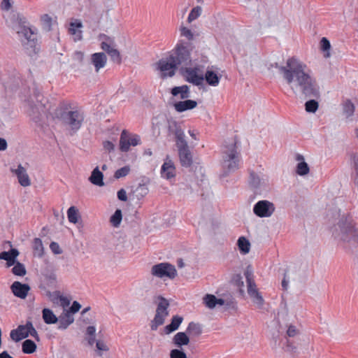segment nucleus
<instances>
[{"mask_svg":"<svg viewBox=\"0 0 358 358\" xmlns=\"http://www.w3.org/2000/svg\"><path fill=\"white\" fill-rule=\"evenodd\" d=\"M271 66L278 69L294 94H296L299 90L306 97L319 96L320 87L311 69L299 58L291 57L286 60L285 65L275 63Z\"/></svg>","mask_w":358,"mask_h":358,"instance_id":"1","label":"nucleus"},{"mask_svg":"<svg viewBox=\"0 0 358 358\" xmlns=\"http://www.w3.org/2000/svg\"><path fill=\"white\" fill-rule=\"evenodd\" d=\"M332 236L343 241H349L357 234V231L352 223L351 217L348 213H341L336 208L327 215Z\"/></svg>","mask_w":358,"mask_h":358,"instance_id":"2","label":"nucleus"},{"mask_svg":"<svg viewBox=\"0 0 358 358\" xmlns=\"http://www.w3.org/2000/svg\"><path fill=\"white\" fill-rule=\"evenodd\" d=\"M208 58L202 56L200 60L193 59L190 66L182 69V73L185 80L196 86H201L204 82L205 66L208 63Z\"/></svg>","mask_w":358,"mask_h":358,"instance_id":"3","label":"nucleus"},{"mask_svg":"<svg viewBox=\"0 0 358 358\" xmlns=\"http://www.w3.org/2000/svg\"><path fill=\"white\" fill-rule=\"evenodd\" d=\"M222 153V173L220 176L225 177L239 168L240 156L236 150L235 143H231L229 146L225 147Z\"/></svg>","mask_w":358,"mask_h":358,"instance_id":"4","label":"nucleus"},{"mask_svg":"<svg viewBox=\"0 0 358 358\" xmlns=\"http://www.w3.org/2000/svg\"><path fill=\"white\" fill-rule=\"evenodd\" d=\"M174 136L180 164L184 167H189L192 164V155L185 139V132L180 127H176Z\"/></svg>","mask_w":358,"mask_h":358,"instance_id":"5","label":"nucleus"},{"mask_svg":"<svg viewBox=\"0 0 358 358\" xmlns=\"http://www.w3.org/2000/svg\"><path fill=\"white\" fill-rule=\"evenodd\" d=\"M192 50L193 45L191 42L180 38L169 55L171 57H173L178 66H187L193 61V59H191Z\"/></svg>","mask_w":358,"mask_h":358,"instance_id":"6","label":"nucleus"},{"mask_svg":"<svg viewBox=\"0 0 358 358\" xmlns=\"http://www.w3.org/2000/svg\"><path fill=\"white\" fill-rule=\"evenodd\" d=\"M158 301L155 315L150 323V328L153 331H156L159 326H162L166 317L169 315V301L162 296L157 297Z\"/></svg>","mask_w":358,"mask_h":358,"instance_id":"7","label":"nucleus"},{"mask_svg":"<svg viewBox=\"0 0 358 358\" xmlns=\"http://www.w3.org/2000/svg\"><path fill=\"white\" fill-rule=\"evenodd\" d=\"M150 273L152 276L163 280H173L178 274L175 266L168 262H162L152 266Z\"/></svg>","mask_w":358,"mask_h":358,"instance_id":"8","label":"nucleus"},{"mask_svg":"<svg viewBox=\"0 0 358 358\" xmlns=\"http://www.w3.org/2000/svg\"><path fill=\"white\" fill-rule=\"evenodd\" d=\"M156 65L157 69L159 71L160 77L162 78L173 77L178 66L173 57H171L170 55L159 59Z\"/></svg>","mask_w":358,"mask_h":358,"instance_id":"9","label":"nucleus"},{"mask_svg":"<svg viewBox=\"0 0 358 358\" xmlns=\"http://www.w3.org/2000/svg\"><path fill=\"white\" fill-rule=\"evenodd\" d=\"M245 276L247 282L248 293L252 300V302L258 308H262L264 303V300L257 289L256 284L252 279V273L247 270L245 272Z\"/></svg>","mask_w":358,"mask_h":358,"instance_id":"10","label":"nucleus"},{"mask_svg":"<svg viewBox=\"0 0 358 358\" xmlns=\"http://www.w3.org/2000/svg\"><path fill=\"white\" fill-rule=\"evenodd\" d=\"M62 120L72 131H76L82 125L84 114L80 110L68 111L62 115Z\"/></svg>","mask_w":358,"mask_h":358,"instance_id":"11","label":"nucleus"},{"mask_svg":"<svg viewBox=\"0 0 358 358\" xmlns=\"http://www.w3.org/2000/svg\"><path fill=\"white\" fill-rule=\"evenodd\" d=\"M252 210L256 216L267 218L273 215L275 211V206L268 200H260L254 205Z\"/></svg>","mask_w":358,"mask_h":358,"instance_id":"12","label":"nucleus"},{"mask_svg":"<svg viewBox=\"0 0 358 358\" xmlns=\"http://www.w3.org/2000/svg\"><path fill=\"white\" fill-rule=\"evenodd\" d=\"M141 142L138 135L123 130L120 138V150L122 152H128L131 146H136L141 144Z\"/></svg>","mask_w":358,"mask_h":358,"instance_id":"13","label":"nucleus"},{"mask_svg":"<svg viewBox=\"0 0 358 358\" xmlns=\"http://www.w3.org/2000/svg\"><path fill=\"white\" fill-rule=\"evenodd\" d=\"M17 33L20 37H23L22 42L24 45L30 48H34L36 45L37 33L36 29L29 27H22V29H17Z\"/></svg>","mask_w":358,"mask_h":358,"instance_id":"14","label":"nucleus"},{"mask_svg":"<svg viewBox=\"0 0 358 358\" xmlns=\"http://www.w3.org/2000/svg\"><path fill=\"white\" fill-rule=\"evenodd\" d=\"M160 174L162 178L166 180H171L176 176V166L169 156L166 157L161 167Z\"/></svg>","mask_w":358,"mask_h":358,"instance_id":"15","label":"nucleus"},{"mask_svg":"<svg viewBox=\"0 0 358 358\" xmlns=\"http://www.w3.org/2000/svg\"><path fill=\"white\" fill-rule=\"evenodd\" d=\"M10 171L16 176L21 186L26 187L31 185V180L27 170L22 164H18L16 168L12 167Z\"/></svg>","mask_w":358,"mask_h":358,"instance_id":"16","label":"nucleus"},{"mask_svg":"<svg viewBox=\"0 0 358 358\" xmlns=\"http://www.w3.org/2000/svg\"><path fill=\"white\" fill-rule=\"evenodd\" d=\"M82 28L83 23L80 20L74 19L70 22L69 33L74 42H78L83 39Z\"/></svg>","mask_w":358,"mask_h":358,"instance_id":"17","label":"nucleus"},{"mask_svg":"<svg viewBox=\"0 0 358 358\" xmlns=\"http://www.w3.org/2000/svg\"><path fill=\"white\" fill-rule=\"evenodd\" d=\"M10 289L15 296L20 299H25L30 287L27 284H22L18 281H15L12 284Z\"/></svg>","mask_w":358,"mask_h":358,"instance_id":"18","label":"nucleus"},{"mask_svg":"<svg viewBox=\"0 0 358 358\" xmlns=\"http://www.w3.org/2000/svg\"><path fill=\"white\" fill-rule=\"evenodd\" d=\"M91 63L94 66L96 72L105 67L107 63V57L104 52H96L91 55Z\"/></svg>","mask_w":358,"mask_h":358,"instance_id":"19","label":"nucleus"},{"mask_svg":"<svg viewBox=\"0 0 358 358\" xmlns=\"http://www.w3.org/2000/svg\"><path fill=\"white\" fill-rule=\"evenodd\" d=\"M41 96L39 94L36 95V99L37 100L38 103L36 105H33L31 102L29 101V106L30 108L31 112L29 115L32 117L33 120L37 122L36 117H35V113H38L40 115L42 113H45V103L42 102V99H41Z\"/></svg>","mask_w":358,"mask_h":358,"instance_id":"20","label":"nucleus"},{"mask_svg":"<svg viewBox=\"0 0 358 358\" xmlns=\"http://www.w3.org/2000/svg\"><path fill=\"white\" fill-rule=\"evenodd\" d=\"M213 66L208 67L204 73V80L210 86L216 87L219 85L220 76L213 69Z\"/></svg>","mask_w":358,"mask_h":358,"instance_id":"21","label":"nucleus"},{"mask_svg":"<svg viewBox=\"0 0 358 358\" xmlns=\"http://www.w3.org/2000/svg\"><path fill=\"white\" fill-rule=\"evenodd\" d=\"M204 305L209 309H213L216 306H223L224 300L222 299H217L213 294H207L203 298Z\"/></svg>","mask_w":358,"mask_h":358,"instance_id":"22","label":"nucleus"},{"mask_svg":"<svg viewBox=\"0 0 358 358\" xmlns=\"http://www.w3.org/2000/svg\"><path fill=\"white\" fill-rule=\"evenodd\" d=\"M295 159L299 162L296 167V173L301 176L307 175L310 171V169L308 164L305 162L303 156L301 154H297Z\"/></svg>","mask_w":358,"mask_h":358,"instance_id":"23","label":"nucleus"},{"mask_svg":"<svg viewBox=\"0 0 358 358\" xmlns=\"http://www.w3.org/2000/svg\"><path fill=\"white\" fill-rule=\"evenodd\" d=\"M19 255V252L15 248H12L9 251H3L0 253V259H4L7 262L8 266L15 264V259Z\"/></svg>","mask_w":358,"mask_h":358,"instance_id":"24","label":"nucleus"},{"mask_svg":"<svg viewBox=\"0 0 358 358\" xmlns=\"http://www.w3.org/2000/svg\"><path fill=\"white\" fill-rule=\"evenodd\" d=\"M74 322V317L71 313H64L58 317V329L64 330Z\"/></svg>","mask_w":358,"mask_h":358,"instance_id":"25","label":"nucleus"},{"mask_svg":"<svg viewBox=\"0 0 358 358\" xmlns=\"http://www.w3.org/2000/svg\"><path fill=\"white\" fill-rule=\"evenodd\" d=\"M196 106V101L194 100L187 99L175 103L174 108L176 111L182 113L187 110L193 109Z\"/></svg>","mask_w":358,"mask_h":358,"instance_id":"26","label":"nucleus"},{"mask_svg":"<svg viewBox=\"0 0 358 358\" xmlns=\"http://www.w3.org/2000/svg\"><path fill=\"white\" fill-rule=\"evenodd\" d=\"M90 182L96 186L102 187L104 185L103 174L96 166L92 171L91 176L89 178Z\"/></svg>","mask_w":358,"mask_h":358,"instance_id":"27","label":"nucleus"},{"mask_svg":"<svg viewBox=\"0 0 358 358\" xmlns=\"http://www.w3.org/2000/svg\"><path fill=\"white\" fill-rule=\"evenodd\" d=\"M42 317L44 322L47 324H56L58 321V317L55 315L53 311L47 308L43 309Z\"/></svg>","mask_w":358,"mask_h":358,"instance_id":"28","label":"nucleus"},{"mask_svg":"<svg viewBox=\"0 0 358 358\" xmlns=\"http://www.w3.org/2000/svg\"><path fill=\"white\" fill-rule=\"evenodd\" d=\"M43 282L48 287H55L57 284L56 274L53 271H46L43 274Z\"/></svg>","mask_w":358,"mask_h":358,"instance_id":"29","label":"nucleus"},{"mask_svg":"<svg viewBox=\"0 0 358 358\" xmlns=\"http://www.w3.org/2000/svg\"><path fill=\"white\" fill-rule=\"evenodd\" d=\"M171 94L175 96L179 95L181 99H188L190 96L189 89L187 85L174 87L171 90Z\"/></svg>","mask_w":358,"mask_h":358,"instance_id":"30","label":"nucleus"},{"mask_svg":"<svg viewBox=\"0 0 358 358\" xmlns=\"http://www.w3.org/2000/svg\"><path fill=\"white\" fill-rule=\"evenodd\" d=\"M182 317L178 315H175L172 317L171 322L169 324L166 325L164 328L166 334H170L178 329L182 322Z\"/></svg>","mask_w":358,"mask_h":358,"instance_id":"31","label":"nucleus"},{"mask_svg":"<svg viewBox=\"0 0 358 358\" xmlns=\"http://www.w3.org/2000/svg\"><path fill=\"white\" fill-rule=\"evenodd\" d=\"M10 336L12 340L17 342L27 337V334H25L24 325L19 326L16 329L10 331Z\"/></svg>","mask_w":358,"mask_h":358,"instance_id":"32","label":"nucleus"},{"mask_svg":"<svg viewBox=\"0 0 358 358\" xmlns=\"http://www.w3.org/2000/svg\"><path fill=\"white\" fill-rule=\"evenodd\" d=\"M32 249L34 257H41L44 253V248L41 238H35L32 242Z\"/></svg>","mask_w":358,"mask_h":358,"instance_id":"33","label":"nucleus"},{"mask_svg":"<svg viewBox=\"0 0 358 358\" xmlns=\"http://www.w3.org/2000/svg\"><path fill=\"white\" fill-rule=\"evenodd\" d=\"M237 245L242 255L249 253L251 245L250 241L245 236H241L238 238L237 241Z\"/></svg>","mask_w":358,"mask_h":358,"instance_id":"34","label":"nucleus"},{"mask_svg":"<svg viewBox=\"0 0 358 358\" xmlns=\"http://www.w3.org/2000/svg\"><path fill=\"white\" fill-rule=\"evenodd\" d=\"M173 343L178 346L186 345L189 342V338L185 332H178L173 338Z\"/></svg>","mask_w":358,"mask_h":358,"instance_id":"35","label":"nucleus"},{"mask_svg":"<svg viewBox=\"0 0 358 358\" xmlns=\"http://www.w3.org/2000/svg\"><path fill=\"white\" fill-rule=\"evenodd\" d=\"M13 29L17 32V29H22V27H28L27 18L19 13L13 15Z\"/></svg>","mask_w":358,"mask_h":358,"instance_id":"36","label":"nucleus"},{"mask_svg":"<svg viewBox=\"0 0 358 358\" xmlns=\"http://www.w3.org/2000/svg\"><path fill=\"white\" fill-rule=\"evenodd\" d=\"M343 113L346 117L353 115L355 110L354 103L349 99L344 101L342 103Z\"/></svg>","mask_w":358,"mask_h":358,"instance_id":"37","label":"nucleus"},{"mask_svg":"<svg viewBox=\"0 0 358 358\" xmlns=\"http://www.w3.org/2000/svg\"><path fill=\"white\" fill-rule=\"evenodd\" d=\"M36 350V343L29 339L25 340L22 345V350L25 354H31Z\"/></svg>","mask_w":358,"mask_h":358,"instance_id":"38","label":"nucleus"},{"mask_svg":"<svg viewBox=\"0 0 358 358\" xmlns=\"http://www.w3.org/2000/svg\"><path fill=\"white\" fill-rule=\"evenodd\" d=\"M320 45L321 50L324 52V57L325 58L330 57L331 43L329 41L326 37H322L320 40Z\"/></svg>","mask_w":358,"mask_h":358,"instance_id":"39","label":"nucleus"},{"mask_svg":"<svg viewBox=\"0 0 358 358\" xmlns=\"http://www.w3.org/2000/svg\"><path fill=\"white\" fill-rule=\"evenodd\" d=\"M96 328L94 326H88L86 329V334L87 337L86 340L89 346H93L96 343L95 340Z\"/></svg>","mask_w":358,"mask_h":358,"instance_id":"40","label":"nucleus"},{"mask_svg":"<svg viewBox=\"0 0 358 358\" xmlns=\"http://www.w3.org/2000/svg\"><path fill=\"white\" fill-rule=\"evenodd\" d=\"M99 40L101 42L100 46L101 49L108 45H115L114 38L105 34H100L99 36Z\"/></svg>","mask_w":358,"mask_h":358,"instance_id":"41","label":"nucleus"},{"mask_svg":"<svg viewBox=\"0 0 358 358\" xmlns=\"http://www.w3.org/2000/svg\"><path fill=\"white\" fill-rule=\"evenodd\" d=\"M67 217L71 223H77L78 221V209L75 206H71L67 210Z\"/></svg>","mask_w":358,"mask_h":358,"instance_id":"42","label":"nucleus"},{"mask_svg":"<svg viewBox=\"0 0 358 358\" xmlns=\"http://www.w3.org/2000/svg\"><path fill=\"white\" fill-rule=\"evenodd\" d=\"M109 347L104 340L98 339L96 341V351L98 355L101 356L103 352H108Z\"/></svg>","mask_w":358,"mask_h":358,"instance_id":"43","label":"nucleus"},{"mask_svg":"<svg viewBox=\"0 0 358 358\" xmlns=\"http://www.w3.org/2000/svg\"><path fill=\"white\" fill-rule=\"evenodd\" d=\"M122 219V211L120 209H117L114 214L110 217V222L114 227H117L120 226Z\"/></svg>","mask_w":358,"mask_h":358,"instance_id":"44","label":"nucleus"},{"mask_svg":"<svg viewBox=\"0 0 358 358\" xmlns=\"http://www.w3.org/2000/svg\"><path fill=\"white\" fill-rule=\"evenodd\" d=\"M24 327L25 334H27V337L29 336H32L36 338L37 341L39 340L38 335L37 331L34 327L32 323L31 322H27Z\"/></svg>","mask_w":358,"mask_h":358,"instance_id":"45","label":"nucleus"},{"mask_svg":"<svg viewBox=\"0 0 358 358\" xmlns=\"http://www.w3.org/2000/svg\"><path fill=\"white\" fill-rule=\"evenodd\" d=\"M180 36L185 38L189 42H191V41L194 38V34L192 31V30L186 27L181 26L180 27Z\"/></svg>","mask_w":358,"mask_h":358,"instance_id":"46","label":"nucleus"},{"mask_svg":"<svg viewBox=\"0 0 358 358\" xmlns=\"http://www.w3.org/2000/svg\"><path fill=\"white\" fill-rule=\"evenodd\" d=\"M202 8L201 6H196L192 9L190 11L188 17L187 21L188 22H192V21L197 19L201 14Z\"/></svg>","mask_w":358,"mask_h":358,"instance_id":"47","label":"nucleus"},{"mask_svg":"<svg viewBox=\"0 0 358 358\" xmlns=\"http://www.w3.org/2000/svg\"><path fill=\"white\" fill-rule=\"evenodd\" d=\"M351 161L355 173V183L358 187V153H354L351 155Z\"/></svg>","mask_w":358,"mask_h":358,"instance_id":"48","label":"nucleus"},{"mask_svg":"<svg viewBox=\"0 0 358 358\" xmlns=\"http://www.w3.org/2000/svg\"><path fill=\"white\" fill-rule=\"evenodd\" d=\"M13 266L12 271L14 275L17 276H24L26 274V269L22 264L17 262Z\"/></svg>","mask_w":358,"mask_h":358,"instance_id":"49","label":"nucleus"},{"mask_svg":"<svg viewBox=\"0 0 358 358\" xmlns=\"http://www.w3.org/2000/svg\"><path fill=\"white\" fill-rule=\"evenodd\" d=\"M131 171L129 166H124L117 170L114 173V178L115 179H120L121 178H124L127 176Z\"/></svg>","mask_w":358,"mask_h":358,"instance_id":"50","label":"nucleus"},{"mask_svg":"<svg viewBox=\"0 0 358 358\" xmlns=\"http://www.w3.org/2000/svg\"><path fill=\"white\" fill-rule=\"evenodd\" d=\"M41 21L43 28L48 31L50 30L52 27V17L48 14H43L41 16Z\"/></svg>","mask_w":358,"mask_h":358,"instance_id":"51","label":"nucleus"},{"mask_svg":"<svg viewBox=\"0 0 358 358\" xmlns=\"http://www.w3.org/2000/svg\"><path fill=\"white\" fill-rule=\"evenodd\" d=\"M108 55L110 57V59L118 64H120L122 62V58L120 52L117 49V48H114L113 50H111Z\"/></svg>","mask_w":358,"mask_h":358,"instance_id":"52","label":"nucleus"},{"mask_svg":"<svg viewBox=\"0 0 358 358\" xmlns=\"http://www.w3.org/2000/svg\"><path fill=\"white\" fill-rule=\"evenodd\" d=\"M305 108L308 113H315L318 108V103L314 99L309 100L306 101Z\"/></svg>","mask_w":358,"mask_h":358,"instance_id":"53","label":"nucleus"},{"mask_svg":"<svg viewBox=\"0 0 358 358\" xmlns=\"http://www.w3.org/2000/svg\"><path fill=\"white\" fill-rule=\"evenodd\" d=\"M250 184L254 188H258L261 185V178L259 176L255 173L252 172L250 175Z\"/></svg>","mask_w":358,"mask_h":358,"instance_id":"54","label":"nucleus"},{"mask_svg":"<svg viewBox=\"0 0 358 358\" xmlns=\"http://www.w3.org/2000/svg\"><path fill=\"white\" fill-rule=\"evenodd\" d=\"M186 331L188 334H199L201 333L199 325L192 322L189 324Z\"/></svg>","mask_w":358,"mask_h":358,"instance_id":"55","label":"nucleus"},{"mask_svg":"<svg viewBox=\"0 0 358 358\" xmlns=\"http://www.w3.org/2000/svg\"><path fill=\"white\" fill-rule=\"evenodd\" d=\"M149 189L146 185L139 184L136 188V192L141 198L144 197L148 194Z\"/></svg>","mask_w":358,"mask_h":358,"instance_id":"56","label":"nucleus"},{"mask_svg":"<svg viewBox=\"0 0 358 358\" xmlns=\"http://www.w3.org/2000/svg\"><path fill=\"white\" fill-rule=\"evenodd\" d=\"M171 358H187L186 354L180 350L174 349L170 352Z\"/></svg>","mask_w":358,"mask_h":358,"instance_id":"57","label":"nucleus"},{"mask_svg":"<svg viewBox=\"0 0 358 358\" xmlns=\"http://www.w3.org/2000/svg\"><path fill=\"white\" fill-rule=\"evenodd\" d=\"M50 249L55 255H60L62 250L59 245L56 242H51L50 244Z\"/></svg>","mask_w":358,"mask_h":358,"instance_id":"58","label":"nucleus"},{"mask_svg":"<svg viewBox=\"0 0 358 358\" xmlns=\"http://www.w3.org/2000/svg\"><path fill=\"white\" fill-rule=\"evenodd\" d=\"M298 334H299V330L297 329V328L294 325L290 324L288 327V329H287V334L288 336H289V337H294Z\"/></svg>","mask_w":358,"mask_h":358,"instance_id":"59","label":"nucleus"},{"mask_svg":"<svg viewBox=\"0 0 358 358\" xmlns=\"http://www.w3.org/2000/svg\"><path fill=\"white\" fill-rule=\"evenodd\" d=\"M81 308V305L78 301H73L71 306L70 307L69 310H67V313H71V314L73 315V314L77 313Z\"/></svg>","mask_w":358,"mask_h":358,"instance_id":"60","label":"nucleus"},{"mask_svg":"<svg viewBox=\"0 0 358 358\" xmlns=\"http://www.w3.org/2000/svg\"><path fill=\"white\" fill-rule=\"evenodd\" d=\"M117 196L118 199L122 201H126L127 200V193L124 189H120V190H118Z\"/></svg>","mask_w":358,"mask_h":358,"instance_id":"61","label":"nucleus"},{"mask_svg":"<svg viewBox=\"0 0 358 358\" xmlns=\"http://www.w3.org/2000/svg\"><path fill=\"white\" fill-rule=\"evenodd\" d=\"M103 146L105 150H108V152H111L114 150L115 145L114 144L109 141H106L103 143Z\"/></svg>","mask_w":358,"mask_h":358,"instance_id":"62","label":"nucleus"},{"mask_svg":"<svg viewBox=\"0 0 358 358\" xmlns=\"http://www.w3.org/2000/svg\"><path fill=\"white\" fill-rule=\"evenodd\" d=\"M11 6L10 0H2L1 7L2 10H8Z\"/></svg>","mask_w":358,"mask_h":358,"instance_id":"63","label":"nucleus"},{"mask_svg":"<svg viewBox=\"0 0 358 358\" xmlns=\"http://www.w3.org/2000/svg\"><path fill=\"white\" fill-rule=\"evenodd\" d=\"M74 58L79 62H82L84 58V53L81 51H76L74 53Z\"/></svg>","mask_w":358,"mask_h":358,"instance_id":"64","label":"nucleus"}]
</instances>
